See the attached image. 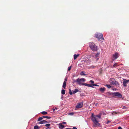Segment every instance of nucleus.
I'll list each match as a JSON object with an SVG mask.
<instances>
[{
	"label": "nucleus",
	"instance_id": "obj_6",
	"mask_svg": "<svg viewBox=\"0 0 129 129\" xmlns=\"http://www.w3.org/2000/svg\"><path fill=\"white\" fill-rule=\"evenodd\" d=\"M113 95L116 96H118L119 98H121L123 99L124 98L122 95L119 92H114L113 93Z\"/></svg>",
	"mask_w": 129,
	"mask_h": 129
},
{
	"label": "nucleus",
	"instance_id": "obj_17",
	"mask_svg": "<svg viewBox=\"0 0 129 129\" xmlns=\"http://www.w3.org/2000/svg\"><path fill=\"white\" fill-rule=\"evenodd\" d=\"M59 125L60 128H64V125H62V124H59Z\"/></svg>",
	"mask_w": 129,
	"mask_h": 129
},
{
	"label": "nucleus",
	"instance_id": "obj_38",
	"mask_svg": "<svg viewBox=\"0 0 129 129\" xmlns=\"http://www.w3.org/2000/svg\"><path fill=\"white\" fill-rule=\"evenodd\" d=\"M50 127H47V128H46V129H50Z\"/></svg>",
	"mask_w": 129,
	"mask_h": 129
},
{
	"label": "nucleus",
	"instance_id": "obj_32",
	"mask_svg": "<svg viewBox=\"0 0 129 129\" xmlns=\"http://www.w3.org/2000/svg\"><path fill=\"white\" fill-rule=\"evenodd\" d=\"M73 82H77V79L76 80H73Z\"/></svg>",
	"mask_w": 129,
	"mask_h": 129
},
{
	"label": "nucleus",
	"instance_id": "obj_4",
	"mask_svg": "<svg viewBox=\"0 0 129 129\" xmlns=\"http://www.w3.org/2000/svg\"><path fill=\"white\" fill-rule=\"evenodd\" d=\"M85 80V79L84 78H82L81 79H79L78 78L77 79V83L79 84V85H83V84H84V83H82V82H84Z\"/></svg>",
	"mask_w": 129,
	"mask_h": 129
},
{
	"label": "nucleus",
	"instance_id": "obj_21",
	"mask_svg": "<svg viewBox=\"0 0 129 129\" xmlns=\"http://www.w3.org/2000/svg\"><path fill=\"white\" fill-rule=\"evenodd\" d=\"M43 119V116L42 117H40L38 118V121H40V120H41Z\"/></svg>",
	"mask_w": 129,
	"mask_h": 129
},
{
	"label": "nucleus",
	"instance_id": "obj_34",
	"mask_svg": "<svg viewBox=\"0 0 129 129\" xmlns=\"http://www.w3.org/2000/svg\"><path fill=\"white\" fill-rule=\"evenodd\" d=\"M111 122V121H107V124H109V123H110V122Z\"/></svg>",
	"mask_w": 129,
	"mask_h": 129
},
{
	"label": "nucleus",
	"instance_id": "obj_10",
	"mask_svg": "<svg viewBox=\"0 0 129 129\" xmlns=\"http://www.w3.org/2000/svg\"><path fill=\"white\" fill-rule=\"evenodd\" d=\"M115 79H110V83L114 85L115 84Z\"/></svg>",
	"mask_w": 129,
	"mask_h": 129
},
{
	"label": "nucleus",
	"instance_id": "obj_36",
	"mask_svg": "<svg viewBox=\"0 0 129 129\" xmlns=\"http://www.w3.org/2000/svg\"><path fill=\"white\" fill-rule=\"evenodd\" d=\"M69 114H71V115H73V114H74V113H69Z\"/></svg>",
	"mask_w": 129,
	"mask_h": 129
},
{
	"label": "nucleus",
	"instance_id": "obj_45",
	"mask_svg": "<svg viewBox=\"0 0 129 129\" xmlns=\"http://www.w3.org/2000/svg\"><path fill=\"white\" fill-rule=\"evenodd\" d=\"M116 64V63H114V64Z\"/></svg>",
	"mask_w": 129,
	"mask_h": 129
},
{
	"label": "nucleus",
	"instance_id": "obj_7",
	"mask_svg": "<svg viewBox=\"0 0 129 129\" xmlns=\"http://www.w3.org/2000/svg\"><path fill=\"white\" fill-rule=\"evenodd\" d=\"M83 84L85 86H88V87H91L93 88V86H99L98 85H96V84H92V85H90V84H89L86 83H84Z\"/></svg>",
	"mask_w": 129,
	"mask_h": 129
},
{
	"label": "nucleus",
	"instance_id": "obj_31",
	"mask_svg": "<svg viewBox=\"0 0 129 129\" xmlns=\"http://www.w3.org/2000/svg\"><path fill=\"white\" fill-rule=\"evenodd\" d=\"M79 90L78 89H75V93H76V92H77Z\"/></svg>",
	"mask_w": 129,
	"mask_h": 129
},
{
	"label": "nucleus",
	"instance_id": "obj_35",
	"mask_svg": "<svg viewBox=\"0 0 129 129\" xmlns=\"http://www.w3.org/2000/svg\"><path fill=\"white\" fill-rule=\"evenodd\" d=\"M118 129H122V128L121 127H120V126H119V127H118Z\"/></svg>",
	"mask_w": 129,
	"mask_h": 129
},
{
	"label": "nucleus",
	"instance_id": "obj_1",
	"mask_svg": "<svg viewBox=\"0 0 129 129\" xmlns=\"http://www.w3.org/2000/svg\"><path fill=\"white\" fill-rule=\"evenodd\" d=\"M97 117L99 118H101V116L100 115H94L93 113H92L91 117V120L96 125H99L100 124Z\"/></svg>",
	"mask_w": 129,
	"mask_h": 129
},
{
	"label": "nucleus",
	"instance_id": "obj_28",
	"mask_svg": "<svg viewBox=\"0 0 129 129\" xmlns=\"http://www.w3.org/2000/svg\"><path fill=\"white\" fill-rule=\"evenodd\" d=\"M69 93L70 94H73V93L72 92V91H71V89H69Z\"/></svg>",
	"mask_w": 129,
	"mask_h": 129
},
{
	"label": "nucleus",
	"instance_id": "obj_19",
	"mask_svg": "<svg viewBox=\"0 0 129 129\" xmlns=\"http://www.w3.org/2000/svg\"><path fill=\"white\" fill-rule=\"evenodd\" d=\"M41 113L42 114H48L47 112L42 111L41 112Z\"/></svg>",
	"mask_w": 129,
	"mask_h": 129
},
{
	"label": "nucleus",
	"instance_id": "obj_29",
	"mask_svg": "<svg viewBox=\"0 0 129 129\" xmlns=\"http://www.w3.org/2000/svg\"><path fill=\"white\" fill-rule=\"evenodd\" d=\"M72 68V66H69V67L68 69V71H70V70H71Z\"/></svg>",
	"mask_w": 129,
	"mask_h": 129
},
{
	"label": "nucleus",
	"instance_id": "obj_11",
	"mask_svg": "<svg viewBox=\"0 0 129 129\" xmlns=\"http://www.w3.org/2000/svg\"><path fill=\"white\" fill-rule=\"evenodd\" d=\"M48 122L47 121H46V120H44L42 121H41L39 122V124H43V123H48Z\"/></svg>",
	"mask_w": 129,
	"mask_h": 129
},
{
	"label": "nucleus",
	"instance_id": "obj_27",
	"mask_svg": "<svg viewBox=\"0 0 129 129\" xmlns=\"http://www.w3.org/2000/svg\"><path fill=\"white\" fill-rule=\"evenodd\" d=\"M45 126H46V127H49V126H50V124H46L45 125Z\"/></svg>",
	"mask_w": 129,
	"mask_h": 129
},
{
	"label": "nucleus",
	"instance_id": "obj_46",
	"mask_svg": "<svg viewBox=\"0 0 129 129\" xmlns=\"http://www.w3.org/2000/svg\"><path fill=\"white\" fill-rule=\"evenodd\" d=\"M96 105H97V104H96Z\"/></svg>",
	"mask_w": 129,
	"mask_h": 129
},
{
	"label": "nucleus",
	"instance_id": "obj_44",
	"mask_svg": "<svg viewBox=\"0 0 129 129\" xmlns=\"http://www.w3.org/2000/svg\"><path fill=\"white\" fill-rule=\"evenodd\" d=\"M55 109H56V110H57V108H55Z\"/></svg>",
	"mask_w": 129,
	"mask_h": 129
},
{
	"label": "nucleus",
	"instance_id": "obj_39",
	"mask_svg": "<svg viewBox=\"0 0 129 129\" xmlns=\"http://www.w3.org/2000/svg\"><path fill=\"white\" fill-rule=\"evenodd\" d=\"M62 123H63V124H66V122H62Z\"/></svg>",
	"mask_w": 129,
	"mask_h": 129
},
{
	"label": "nucleus",
	"instance_id": "obj_47",
	"mask_svg": "<svg viewBox=\"0 0 129 129\" xmlns=\"http://www.w3.org/2000/svg\"><path fill=\"white\" fill-rule=\"evenodd\" d=\"M96 105H97V104H96Z\"/></svg>",
	"mask_w": 129,
	"mask_h": 129
},
{
	"label": "nucleus",
	"instance_id": "obj_40",
	"mask_svg": "<svg viewBox=\"0 0 129 129\" xmlns=\"http://www.w3.org/2000/svg\"><path fill=\"white\" fill-rule=\"evenodd\" d=\"M64 81H66H66H67V78H66L65 79V80Z\"/></svg>",
	"mask_w": 129,
	"mask_h": 129
},
{
	"label": "nucleus",
	"instance_id": "obj_37",
	"mask_svg": "<svg viewBox=\"0 0 129 129\" xmlns=\"http://www.w3.org/2000/svg\"><path fill=\"white\" fill-rule=\"evenodd\" d=\"M73 93H75V89L74 91H73Z\"/></svg>",
	"mask_w": 129,
	"mask_h": 129
},
{
	"label": "nucleus",
	"instance_id": "obj_42",
	"mask_svg": "<svg viewBox=\"0 0 129 129\" xmlns=\"http://www.w3.org/2000/svg\"><path fill=\"white\" fill-rule=\"evenodd\" d=\"M55 109H54L53 110V111H55Z\"/></svg>",
	"mask_w": 129,
	"mask_h": 129
},
{
	"label": "nucleus",
	"instance_id": "obj_33",
	"mask_svg": "<svg viewBox=\"0 0 129 129\" xmlns=\"http://www.w3.org/2000/svg\"><path fill=\"white\" fill-rule=\"evenodd\" d=\"M126 107L125 106H123L122 108V109H126Z\"/></svg>",
	"mask_w": 129,
	"mask_h": 129
},
{
	"label": "nucleus",
	"instance_id": "obj_41",
	"mask_svg": "<svg viewBox=\"0 0 129 129\" xmlns=\"http://www.w3.org/2000/svg\"><path fill=\"white\" fill-rule=\"evenodd\" d=\"M94 66H91L90 67V68H94Z\"/></svg>",
	"mask_w": 129,
	"mask_h": 129
},
{
	"label": "nucleus",
	"instance_id": "obj_25",
	"mask_svg": "<svg viewBox=\"0 0 129 129\" xmlns=\"http://www.w3.org/2000/svg\"><path fill=\"white\" fill-rule=\"evenodd\" d=\"M106 86L108 88H111V85H106Z\"/></svg>",
	"mask_w": 129,
	"mask_h": 129
},
{
	"label": "nucleus",
	"instance_id": "obj_15",
	"mask_svg": "<svg viewBox=\"0 0 129 129\" xmlns=\"http://www.w3.org/2000/svg\"><path fill=\"white\" fill-rule=\"evenodd\" d=\"M100 54V53L99 52H98L97 53L95 54V57L96 58V60H98L99 59V58H98V56Z\"/></svg>",
	"mask_w": 129,
	"mask_h": 129
},
{
	"label": "nucleus",
	"instance_id": "obj_8",
	"mask_svg": "<svg viewBox=\"0 0 129 129\" xmlns=\"http://www.w3.org/2000/svg\"><path fill=\"white\" fill-rule=\"evenodd\" d=\"M129 82V79L126 80L125 79H124V81H123V85L125 87H126V86H127L126 84Z\"/></svg>",
	"mask_w": 129,
	"mask_h": 129
},
{
	"label": "nucleus",
	"instance_id": "obj_23",
	"mask_svg": "<svg viewBox=\"0 0 129 129\" xmlns=\"http://www.w3.org/2000/svg\"><path fill=\"white\" fill-rule=\"evenodd\" d=\"M39 127L38 125H35L34 126V129H39Z\"/></svg>",
	"mask_w": 129,
	"mask_h": 129
},
{
	"label": "nucleus",
	"instance_id": "obj_13",
	"mask_svg": "<svg viewBox=\"0 0 129 129\" xmlns=\"http://www.w3.org/2000/svg\"><path fill=\"white\" fill-rule=\"evenodd\" d=\"M105 90V87H101L100 89V90L101 92H104Z\"/></svg>",
	"mask_w": 129,
	"mask_h": 129
},
{
	"label": "nucleus",
	"instance_id": "obj_5",
	"mask_svg": "<svg viewBox=\"0 0 129 129\" xmlns=\"http://www.w3.org/2000/svg\"><path fill=\"white\" fill-rule=\"evenodd\" d=\"M120 54L118 52H116L114 54H113L112 55V60H115L119 57Z\"/></svg>",
	"mask_w": 129,
	"mask_h": 129
},
{
	"label": "nucleus",
	"instance_id": "obj_12",
	"mask_svg": "<svg viewBox=\"0 0 129 129\" xmlns=\"http://www.w3.org/2000/svg\"><path fill=\"white\" fill-rule=\"evenodd\" d=\"M114 85H115L116 86H120V84L119 83H118V82L117 81H116L115 80L114 81Z\"/></svg>",
	"mask_w": 129,
	"mask_h": 129
},
{
	"label": "nucleus",
	"instance_id": "obj_14",
	"mask_svg": "<svg viewBox=\"0 0 129 129\" xmlns=\"http://www.w3.org/2000/svg\"><path fill=\"white\" fill-rule=\"evenodd\" d=\"M66 81H64L63 83V85L62 86V87L63 88H64V89H65L66 88Z\"/></svg>",
	"mask_w": 129,
	"mask_h": 129
},
{
	"label": "nucleus",
	"instance_id": "obj_30",
	"mask_svg": "<svg viewBox=\"0 0 129 129\" xmlns=\"http://www.w3.org/2000/svg\"><path fill=\"white\" fill-rule=\"evenodd\" d=\"M90 82H91L92 84H93V83H94V81H92V80H90Z\"/></svg>",
	"mask_w": 129,
	"mask_h": 129
},
{
	"label": "nucleus",
	"instance_id": "obj_16",
	"mask_svg": "<svg viewBox=\"0 0 129 129\" xmlns=\"http://www.w3.org/2000/svg\"><path fill=\"white\" fill-rule=\"evenodd\" d=\"M79 54H77V55H76V54H75L74 55V58L75 60V59H76L77 58V57L79 56Z\"/></svg>",
	"mask_w": 129,
	"mask_h": 129
},
{
	"label": "nucleus",
	"instance_id": "obj_9",
	"mask_svg": "<svg viewBox=\"0 0 129 129\" xmlns=\"http://www.w3.org/2000/svg\"><path fill=\"white\" fill-rule=\"evenodd\" d=\"M83 106V104L82 103H78L76 106V108H81Z\"/></svg>",
	"mask_w": 129,
	"mask_h": 129
},
{
	"label": "nucleus",
	"instance_id": "obj_43",
	"mask_svg": "<svg viewBox=\"0 0 129 129\" xmlns=\"http://www.w3.org/2000/svg\"><path fill=\"white\" fill-rule=\"evenodd\" d=\"M116 66V65H114L113 66L114 67H115V66Z\"/></svg>",
	"mask_w": 129,
	"mask_h": 129
},
{
	"label": "nucleus",
	"instance_id": "obj_22",
	"mask_svg": "<svg viewBox=\"0 0 129 129\" xmlns=\"http://www.w3.org/2000/svg\"><path fill=\"white\" fill-rule=\"evenodd\" d=\"M65 91L64 89H62L61 90V93L62 94H65Z\"/></svg>",
	"mask_w": 129,
	"mask_h": 129
},
{
	"label": "nucleus",
	"instance_id": "obj_24",
	"mask_svg": "<svg viewBox=\"0 0 129 129\" xmlns=\"http://www.w3.org/2000/svg\"><path fill=\"white\" fill-rule=\"evenodd\" d=\"M80 74L81 75H85V74L84 73V71H82L80 73Z\"/></svg>",
	"mask_w": 129,
	"mask_h": 129
},
{
	"label": "nucleus",
	"instance_id": "obj_26",
	"mask_svg": "<svg viewBox=\"0 0 129 129\" xmlns=\"http://www.w3.org/2000/svg\"><path fill=\"white\" fill-rule=\"evenodd\" d=\"M66 129H72V128H67ZM72 129H77V128L76 127H73Z\"/></svg>",
	"mask_w": 129,
	"mask_h": 129
},
{
	"label": "nucleus",
	"instance_id": "obj_3",
	"mask_svg": "<svg viewBox=\"0 0 129 129\" xmlns=\"http://www.w3.org/2000/svg\"><path fill=\"white\" fill-rule=\"evenodd\" d=\"M95 37L97 38L99 41H102V40H104V39L102 34L97 33L95 34Z\"/></svg>",
	"mask_w": 129,
	"mask_h": 129
},
{
	"label": "nucleus",
	"instance_id": "obj_20",
	"mask_svg": "<svg viewBox=\"0 0 129 129\" xmlns=\"http://www.w3.org/2000/svg\"><path fill=\"white\" fill-rule=\"evenodd\" d=\"M43 118H51V117H48V116H43Z\"/></svg>",
	"mask_w": 129,
	"mask_h": 129
},
{
	"label": "nucleus",
	"instance_id": "obj_18",
	"mask_svg": "<svg viewBox=\"0 0 129 129\" xmlns=\"http://www.w3.org/2000/svg\"><path fill=\"white\" fill-rule=\"evenodd\" d=\"M114 113H115L116 114H120V112H116V111H113L112 112V114H114Z\"/></svg>",
	"mask_w": 129,
	"mask_h": 129
},
{
	"label": "nucleus",
	"instance_id": "obj_2",
	"mask_svg": "<svg viewBox=\"0 0 129 129\" xmlns=\"http://www.w3.org/2000/svg\"><path fill=\"white\" fill-rule=\"evenodd\" d=\"M89 47L91 50L93 51H96L98 50V47L92 42L89 43Z\"/></svg>",
	"mask_w": 129,
	"mask_h": 129
}]
</instances>
